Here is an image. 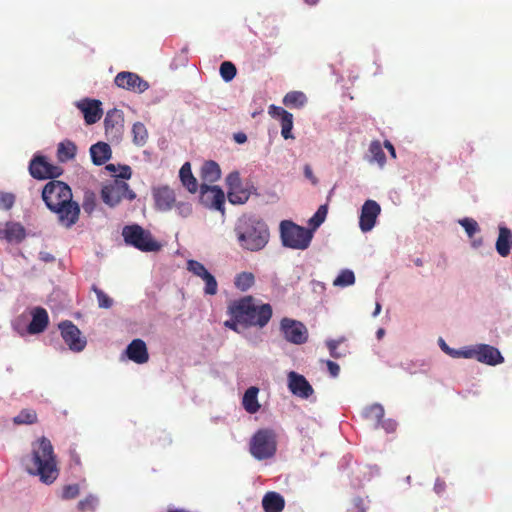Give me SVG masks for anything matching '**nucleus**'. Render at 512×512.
<instances>
[{"mask_svg":"<svg viewBox=\"0 0 512 512\" xmlns=\"http://www.w3.org/2000/svg\"><path fill=\"white\" fill-rule=\"evenodd\" d=\"M42 200L47 208L57 215L58 223L71 228L80 217V206L73 200L70 186L63 181L51 180L42 190Z\"/></svg>","mask_w":512,"mask_h":512,"instance_id":"f257e3e1","label":"nucleus"},{"mask_svg":"<svg viewBox=\"0 0 512 512\" xmlns=\"http://www.w3.org/2000/svg\"><path fill=\"white\" fill-rule=\"evenodd\" d=\"M26 469L31 475L40 477L45 484H52L59 475L56 456L49 439L42 437L33 447L32 455L26 460Z\"/></svg>","mask_w":512,"mask_h":512,"instance_id":"f03ea898","label":"nucleus"},{"mask_svg":"<svg viewBox=\"0 0 512 512\" xmlns=\"http://www.w3.org/2000/svg\"><path fill=\"white\" fill-rule=\"evenodd\" d=\"M234 233L239 246L250 252L264 249L270 239L266 222L253 216L241 217L234 227Z\"/></svg>","mask_w":512,"mask_h":512,"instance_id":"7ed1b4c3","label":"nucleus"},{"mask_svg":"<svg viewBox=\"0 0 512 512\" xmlns=\"http://www.w3.org/2000/svg\"><path fill=\"white\" fill-rule=\"evenodd\" d=\"M228 313L244 326L264 327L272 317V308L269 304L258 307L252 296H245L231 302Z\"/></svg>","mask_w":512,"mask_h":512,"instance_id":"20e7f679","label":"nucleus"},{"mask_svg":"<svg viewBox=\"0 0 512 512\" xmlns=\"http://www.w3.org/2000/svg\"><path fill=\"white\" fill-rule=\"evenodd\" d=\"M131 175L132 170L130 166L123 165L120 167V173L115 175L112 181L102 187L101 198L105 204L110 207H115L123 199H135L136 194L129 189V185L125 182Z\"/></svg>","mask_w":512,"mask_h":512,"instance_id":"39448f33","label":"nucleus"},{"mask_svg":"<svg viewBox=\"0 0 512 512\" xmlns=\"http://www.w3.org/2000/svg\"><path fill=\"white\" fill-rule=\"evenodd\" d=\"M280 237L283 246L305 250L310 246L313 230L299 226L290 220H283L280 223Z\"/></svg>","mask_w":512,"mask_h":512,"instance_id":"423d86ee","label":"nucleus"},{"mask_svg":"<svg viewBox=\"0 0 512 512\" xmlns=\"http://www.w3.org/2000/svg\"><path fill=\"white\" fill-rule=\"evenodd\" d=\"M277 450L276 434L271 429L258 430L250 440L249 451L257 460L272 458Z\"/></svg>","mask_w":512,"mask_h":512,"instance_id":"0eeeda50","label":"nucleus"},{"mask_svg":"<svg viewBox=\"0 0 512 512\" xmlns=\"http://www.w3.org/2000/svg\"><path fill=\"white\" fill-rule=\"evenodd\" d=\"M124 241L141 251L155 252L161 245L153 238L152 234L137 224L127 225L123 228Z\"/></svg>","mask_w":512,"mask_h":512,"instance_id":"6e6552de","label":"nucleus"},{"mask_svg":"<svg viewBox=\"0 0 512 512\" xmlns=\"http://www.w3.org/2000/svg\"><path fill=\"white\" fill-rule=\"evenodd\" d=\"M30 175L38 180L55 179L62 175L63 169L60 166L49 163L46 157L34 156L29 164Z\"/></svg>","mask_w":512,"mask_h":512,"instance_id":"1a4fd4ad","label":"nucleus"},{"mask_svg":"<svg viewBox=\"0 0 512 512\" xmlns=\"http://www.w3.org/2000/svg\"><path fill=\"white\" fill-rule=\"evenodd\" d=\"M280 329L284 338L290 343L300 345L308 339V330L300 321L283 318L280 323Z\"/></svg>","mask_w":512,"mask_h":512,"instance_id":"9d476101","label":"nucleus"},{"mask_svg":"<svg viewBox=\"0 0 512 512\" xmlns=\"http://www.w3.org/2000/svg\"><path fill=\"white\" fill-rule=\"evenodd\" d=\"M61 336L69 349L81 352L86 347V338L81 335L79 328L71 321L66 320L59 324Z\"/></svg>","mask_w":512,"mask_h":512,"instance_id":"9b49d317","label":"nucleus"},{"mask_svg":"<svg viewBox=\"0 0 512 512\" xmlns=\"http://www.w3.org/2000/svg\"><path fill=\"white\" fill-rule=\"evenodd\" d=\"M114 83L117 87L134 93H143L149 88L146 80L129 71L119 72L114 78Z\"/></svg>","mask_w":512,"mask_h":512,"instance_id":"f8f14e48","label":"nucleus"},{"mask_svg":"<svg viewBox=\"0 0 512 512\" xmlns=\"http://www.w3.org/2000/svg\"><path fill=\"white\" fill-rule=\"evenodd\" d=\"M201 202L207 207L224 212L225 195L218 186L201 185Z\"/></svg>","mask_w":512,"mask_h":512,"instance_id":"ddd939ff","label":"nucleus"},{"mask_svg":"<svg viewBox=\"0 0 512 512\" xmlns=\"http://www.w3.org/2000/svg\"><path fill=\"white\" fill-rule=\"evenodd\" d=\"M381 212L380 205L374 200H367L362 206L359 227L361 231L368 232L375 226L376 219Z\"/></svg>","mask_w":512,"mask_h":512,"instance_id":"4468645a","label":"nucleus"},{"mask_svg":"<svg viewBox=\"0 0 512 512\" xmlns=\"http://www.w3.org/2000/svg\"><path fill=\"white\" fill-rule=\"evenodd\" d=\"M288 388L292 394L307 399L313 394V388L303 375L294 371L288 374Z\"/></svg>","mask_w":512,"mask_h":512,"instance_id":"2eb2a0df","label":"nucleus"},{"mask_svg":"<svg viewBox=\"0 0 512 512\" xmlns=\"http://www.w3.org/2000/svg\"><path fill=\"white\" fill-rule=\"evenodd\" d=\"M476 360L490 366H496L504 362L501 352L494 346L488 344L477 345Z\"/></svg>","mask_w":512,"mask_h":512,"instance_id":"dca6fc26","label":"nucleus"},{"mask_svg":"<svg viewBox=\"0 0 512 512\" xmlns=\"http://www.w3.org/2000/svg\"><path fill=\"white\" fill-rule=\"evenodd\" d=\"M101 102L98 100L84 99L77 103V107L84 115L87 124L96 123L102 116Z\"/></svg>","mask_w":512,"mask_h":512,"instance_id":"f3484780","label":"nucleus"},{"mask_svg":"<svg viewBox=\"0 0 512 512\" xmlns=\"http://www.w3.org/2000/svg\"><path fill=\"white\" fill-rule=\"evenodd\" d=\"M124 124L123 112L118 109L109 110L104 119L106 134L114 137L121 134Z\"/></svg>","mask_w":512,"mask_h":512,"instance_id":"a211bd4d","label":"nucleus"},{"mask_svg":"<svg viewBox=\"0 0 512 512\" xmlns=\"http://www.w3.org/2000/svg\"><path fill=\"white\" fill-rule=\"evenodd\" d=\"M126 354L131 361L137 364H144L149 360L147 346L142 339L132 340L127 346Z\"/></svg>","mask_w":512,"mask_h":512,"instance_id":"6ab92c4d","label":"nucleus"},{"mask_svg":"<svg viewBox=\"0 0 512 512\" xmlns=\"http://www.w3.org/2000/svg\"><path fill=\"white\" fill-rule=\"evenodd\" d=\"M154 199L157 209L161 211H168L172 209L176 201L174 191L168 186H163L155 189Z\"/></svg>","mask_w":512,"mask_h":512,"instance_id":"aec40b11","label":"nucleus"},{"mask_svg":"<svg viewBox=\"0 0 512 512\" xmlns=\"http://www.w3.org/2000/svg\"><path fill=\"white\" fill-rule=\"evenodd\" d=\"M48 323L49 316L47 311L42 307H37L32 312V320L27 330L30 334H39L47 328Z\"/></svg>","mask_w":512,"mask_h":512,"instance_id":"412c9836","label":"nucleus"},{"mask_svg":"<svg viewBox=\"0 0 512 512\" xmlns=\"http://www.w3.org/2000/svg\"><path fill=\"white\" fill-rule=\"evenodd\" d=\"M262 507L265 512H282L285 507L284 497L277 492L269 491L262 498Z\"/></svg>","mask_w":512,"mask_h":512,"instance_id":"4be33fe9","label":"nucleus"},{"mask_svg":"<svg viewBox=\"0 0 512 512\" xmlns=\"http://www.w3.org/2000/svg\"><path fill=\"white\" fill-rule=\"evenodd\" d=\"M90 155L95 165L105 164L111 157V148L105 142H98L90 147Z\"/></svg>","mask_w":512,"mask_h":512,"instance_id":"5701e85b","label":"nucleus"},{"mask_svg":"<svg viewBox=\"0 0 512 512\" xmlns=\"http://www.w3.org/2000/svg\"><path fill=\"white\" fill-rule=\"evenodd\" d=\"M512 248V233L507 227L499 228V235L496 241V250L502 257L509 255Z\"/></svg>","mask_w":512,"mask_h":512,"instance_id":"b1692460","label":"nucleus"},{"mask_svg":"<svg viewBox=\"0 0 512 512\" xmlns=\"http://www.w3.org/2000/svg\"><path fill=\"white\" fill-rule=\"evenodd\" d=\"M221 169L215 161H206L201 168V179L203 184L214 183L220 179Z\"/></svg>","mask_w":512,"mask_h":512,"instance_id":"393cba45","label":"nucleus"},{"mask_svg":"<svg viewBox=\"0 0 512 512\" xmlns=\"http://www.w3.org/2000/svg\"><path fill=\"white\" fill-rule=\"evenodd\" d=\"M77 146L71 140H64L58 144L57 158L59 162L65 163L75 158Z\"/></svg>","mask_w":512,"mask_h":512,"instance_id":"a878e982","label":"nucleus"},{"mask_svg":"<svg viewBox=\"0 0 512 512\" xmlns=\"http://www.w3.org/2000/svg\"><path fill=\"white\" fill-rule=\"evenodd\" d=\"M179 177L183 186L186 187L189 192L195 193L197 191L198 183L192 174L191 165L189 162H186L182 165L179 171Z\"/></svg>","mask_w":512,"mask_h":512,"instance_id":"bb28decb","label":"nucleus"},{"mask_svg":"<svg viewBox=\"0 0 512 512\" xmlns=\"http://www.w3.org/2000/svg\"><path fill=\"white\" fill-rule=\"evenodd\" d=\"M258 392L259 389L257 387L252 386L248 388L244 393L242 404L244 409L250 414L256 413L260 408L257 399Z\"/></svg>","mask_w":512,"mask_h":512,"instance_id":"cd10ccee","label":"nucleus"},{"mask_svg":"<svg viewBox=\"0 0 512 512\" xmlns=\"http://www.w3.org/2000/svg\"><path fill=\"white\" fill-rule=\"evenodd\" d=\"M26 236L24 227L19 223H7L4 238L9 242H21Z\"/></svg>","mask_w":512,"mask_h":512,"instance_id":"c85d7f7f","label":"nucleus"},{"mask_svg":"<svg viewBox=\"0 0 512 512\" xmlns=\"http://www.w3.org/2000/svg\"><path fill=\"white\" fill-rule=\"evenodd\" d=\"M306 102L307 97L301 91L288 92L283 98V104L290 108H302Z\"/></svg>","mask_w":512,"mask_h":512,"instance_id":"c756f323","label":"nucleus"},{"mask_svg":"<svg viewBox=\"0 0 512 512\" xmlns=\"http://www.w3.org/2000/svg\"><path fill=\"white\" fill-rule=\"evenodd\" d=\"M282 113L281 120V135L284 139H292L293 129V115L287 110H279Z\"/></svg>","mask_w":512,"mask_h":512,"instance_id":"7c9ffc66","label":"nucleus"},{"mask_svg":"<svg viewBox=\"0 0 512 512\" xmlns=\"http://www.w3.org/2000/svg\"><path fill=\"white\" fill-rule=\"evenodd\" d=\"M255 283V277L251 272H241L236 275L234 285L240 291H247Z\"/></svg>","mask_w":512,"mask_h":512,"instance_id":"2f4dec72","label":"nucleus"},{"mask_svg":"<svg viewBox=\"0 0 512 512\" xmlns=\"http://www.w3.org/2000/svg\"><path fill=\"white\" fill-rule=\"evenodd\" d=\"M364 416L379 426L384 418V408L380 404H373L365 409Z\"/></svg>","mask_w":512,"mask_h":512,"instance_id":"473e14b6","label":"nucleus"},{"mask_svg":"<svg viewBox=\"0 0 512 512\" xmlns=\"http://www.w3.org/2000/svg\"><path fill=\"white\" fill-rule=\"evenodd\" d=\"M369 152L371 154V162H376L380 167H383L385 165L386 156L379 141L371 142L369 146Z\"/></svg>","mask_w":512,"mask_h":512,"instance_id":"72a5a7b5","label":"nucleus"},{"mask_svg":"<svg viewBox=\"0 0 512 512\" xmlns=\"http://www.w3.org/2000/svg\"><path fill=\"white\" fill-rule=\"evenodd\" d=\"M13 422L17 425L34 424L37 422V413L33 409H23L13 418Z\"/></svg>","mask_w":512,"mask_h":512,"instance_id":"f704fd0d","label":"nucleus"},{"mask_svg":"<svg viewBox=\"0 0 512 512\" xmlns=\"http://www.w3.org/2000/svg\"><path fill=\"white\" fill-rule=\"evenodd\" d=\"M133 142L136 145L142 146L146 143L148 133L145 125L141 122H136L132 127Z\"/></svg>","mask_w":512,"mask_h":512,"instance_id":"c9c22d12","label":"nucleus"},{"mask_svg":"<svg viewBox=\"0 0 512 512\" xmlns=\"http://www.w3.org/2000/svg\"><path fill=\"white\" fill-rule=\"evenodd\" d=\"M355 275L353 271L345 269L340 272V274L334 279L333 285L339 287H346L354 284Z\"/></svg>","mask_w":512,"mask_h":512,"instance_id":"e433bc0d","label":"nucleus"},{"mask_svg":"<svg viewBox=\"0 0 512 512\" xmlns=\"http://www.w3.org/2000/svg\"><path fill=\"white\" fill-rule=\"evenodd\" d=\"M227 197L232 204H244L249 199V193L241 187L239 189L228 190Z\"/></svg>","mask_w":512,"mask_h":512,"instance_id":"4c0bfd02","label":"nucleus"},{"mask_svg":"<svg viewBox=\"0 0 512 512\" xmlns=\"http://www.w3.org/2000/svg\"><path fill=\"white\" fill-rule=\"evenodd\" d=\"M236 73H237L236 66L232 62L224 61L220 65V75L224 81L230 82L231 80L234 79V77L236 76Z\"/></svg>","mask_w":512,"mask_h":512,"instance_id":"58836bf2","label":"nucleus"},{"mask_svg":"<svg viewBox=\"0 0 512 512\" xmlns=\"http://www.w3.org/2000/svg\"><path fill=\"white\" fill-rule=\"evenodd\" d=\"M96 294L98 300V306L100 308L109 309L113 305V299L110 298L103 290L98 288L96 285H92L91 288Z\"/></svg>","mask_w":512,"mask_h":512,"instance_id":"ea45409f","label":"nucleus"},{"mask_svg":"<svg viewBox=\"0 0 512 512\" xmlns=\"http://www.w3.org/2000/svg\"><path fill=\"white\" fill-rule=\"evenodd\" d=\"M205 282L204 292L207 295H215L218 291V284L215 277L207 271L201 278Z\"/></svg>","mask_w":512,"mask_h":512,"instance_id":"a19ab883","label":"nucleus"},{"mask_svg":"<svg viewBox=\"0 0 512 512\" xmlns=\"http://www.w3.org/2000/svg\"><path fill=\"white\" fill-rule=\"evenodd\" d=\"M328 213V207L326 204L321 205L312 218L309 220L310 225L313 226V229L318 228L324 221Z\"/></svg>","mask_w":512,"mask_h":512,"instance_id":"79ce46f5","label":"nucleus"},{"mask_svg":"<svg viewBox=\"0 0 512 512\" xmlns=\"http://www.w3.org/2000/svg\"><path fill=\"white\" fill-rule=\"evenodd\" d=\"M369 501L362 497H355L352 499L350 507L347 512H367L369 505Z\"/></svg>","mask_w":512,"mask_h":512,"instance_id":"37998d69","label":"nucleus"},{"mask_svg":"<svg viewBox=\"0 0 512 512\" xmlns=\"http://www.w3.org/2000/svg\"><path fill=\"white\" fill-rule=\"evenodd\" d=\"M459 224L465 229L469 237L479 231L478 223L472 218H463L459 220Z\"/></svg>","mask_w":512,"mask_h":512,"instance_id":"c03bdc74","label":"nucleus"},{"mask_svg":"<svg viewBox=\"0 0 512 512\" xmlns=\"http://www.w3.org/2000/svg\"><path fill=\"white\" fill-rule=\"evenodd\" d=\"M97 502H98L97 498L90 495L78 503V508L82 512L94 511V509L97 505Z\"/></svg>","mask_w":512,"mask_h":512,"instance_id":"a18cd8bd","label":"nucleus"},{"mask_svg":"<svg viewBox=\"0 0 512 512\" xmlns=\"http://www.w3.org/2000/svg\"><path fill=\"white\" fill-rule=\"evenodd\" d=\"M187 269L193 273L194 275L202 278V276L208 271L205 266L196 261V260H189L187 262Z\"/></svg>","mask_w":512,"mask_h":512,"instance_id":"49530a36","label":"nucleus"},{"mask_svg":"<svg viewBox=\"0 0 512 512\" xmlns=\"http://www.w3.org/2000/svg\"><path fill=\"white\" fill-rule=\"evenodd\" d=\"M228 190L239 189L242 187V181L238 171H233L226 178Z\"/></svg>","mask_w":512,"mask_h":512,"instance_id":"de8ad7c7","label":"nucleus"},{"mask_svg":"<svg viewBox=\"0 0 512 512\" xmlns=\"http://www.w3.org/2000/svg\"><path fill=\"white\" fill-rule=\"evenodd\" d=\"M79 494V485L78 484H70L66 485L62 489V498L69 500L74 499Z\"/></svg>","mask_w":512,"mask_h":512,"instance_id":"09e8293b","label":"nucleus"},{"mask_svg":"<svg viewBox=\"0 0 512 512\" xmlns=\"http://www.w3.org/2000/svg\"><path fill=\"white\" fill-rule=\"evenodd\" d=\"M82 206L86 213L91 214L93 212L96 206L94 193L89 192L85 194Z\"/></svg>","mask_w":512,"mask_h":512,"instance_id":"8fccbe9b","label":"nucleus"},{"mask_svg":"<svg viewBox=\"0 0 512 512\" xmlns=\"http://www.w3.org/2000/svg\"><path fill=\"white\" fill-rule=\"evenodd\" d=\"M15 202V196L12 193L0 194V207L6 210L12 208Z\"/></svg>","mask_w":512,"mask_h":512,"instance_id":"3c124183","label":"nucleus"},{"mask_svg":"<svg viewBox=\"0 0 512 512\" xmlns=\"http://www.w3.org/2000/svg\"><path fill=\"white\" fill-rule=\"evenodd\" d=\"M340 340H328L326 342V345L329 349V352H330V355L333 357V358H340L342 357L344 354L338 352L337 348L340 344Z\"/></svg>","mask_w":512,"mask_h":512,"instance_id":"603ef678","label":"nucleus"},{"mask_svg":"<svg viewBox=\"0 0 512 512\" xmlns=\"http://www.w3.org/2000/svg\"><path fill=\"white\" fill-rule=\"evenodd\" d=\"M329 374L332 377H337L340 373V366L331 360L325 361Z\"/></svg>","mask_w":512,"mask_h":512,"instance_id":"864d4df0","label":"nucleus"},{"mask_svg":"<svg viewBox=\"0 0 512 512\" xmlns=\"http://www.w3.org/2000/svg\"><path fill=\"white\" fill-rule=\"evenodd\" d=\"M477 354V346L465 350H460V357L462 358H475Z\"/></svg>","mask_w":512,"mask_h":512,"instance_id":"5fc2aeb1","label":"nucleus"},{"mask_svg":"<svg viewBox=\"0 0 512 512\" xmlns=\"http://www.w3.org/2000/svg\"><path fill=\"white\" fill-rule=\"evenodd\" d=\"M304 175L307 179H309L313 184L317 183V178L314 176L312 168L310 165L306 164L304 166Z\"/></svg>","mask_w":512,"mask_h":512,"instance_id":"6e6d98bb","label":"nucleus"},{"mask_svg":"<svg viewBox=\"0 0 512 512\" xmlns=\"http://www.w3.org/2000/svg\"><path fill=\"white\" fill-rule=\"evenodd\" d=\"M279 110H284V109L282 107H279V106L271 105L269 107V114L272 117H279V118H281L282 117V113Z\"/></svg>","mask_w":512,"mask_h":512,"instance_id":"4d7b16f0","label":"nucleus"},{"mask_svg":"<svg viewBox=\"0 0 512 512\" xmlns=\"http://www.w3.org/2000/svg\"><path fill=\"white\" fill-rule=\"evenodd\" d=\"M445 488H446L445 482L440 479H437L435 482V485H434L435 492L437 494H441L444 492Z\"/></svg>","mask_w":512,"mask_h":512,"instance_id":"13d9d810","label":"nucleus"},{"mask_svg":"<svg viewBox=\"0 0 512 512\" xmlns=\"http://www.w3.org/2000/svg\"><path fill=\"white\" fill-rule=\"evenodd\" d=\"M238 324H241L240 322L236 321L233 317L231 320L225 321L224 325L228 327L231 330L238 332Z\"/></svg>","mask_w":512,"mask_h":512,"instance_id":"bf43d9fd","label":"nucleus"},{"mask_svg":"<svg viewBox=\"0 0 512 512\" xmlns=\"http://www.w3.org/2000/svg\"><path fill=\"white\" fill-rule=\"evenodd\" d=\"M379 426H382L385 430H387L388 432H391V431H394L395 428H396V423L393 422V421H387V422H384L382 420L381 424Z\"/></svg>","mask_w":512,"mask_h":512,"instance_id":"052dcab7","label":"nucleus"},{"mask_svg":"<svg viewBox=\"0 0 512 512\" xmlns=\"http://www.w3.org/2000/svg\"><path fill=\"white\" fill-rule=\"evenodd\" d=\"M234 140L239 144H243L247 141V136L245 133L239 132L234 134Z\"/></svg>","mask_w":512,"mask_h":512,"instance_id":"680f3d73","label":"nucleus"},{"mask_svg":"<svg viewBox=\"0 0 512 512\" xmlns=\"http://www.w3.org/2000/svg\"><path fill=\"white\" fill-rule=\"evenodd\" d=\"M70 457L75 464H80V456L78 455L75 448L70 449Z\"/></svg>","mask_w":512,"mask_h":512,"instance_id":"e2e57ef3","label":"nucleus"},{"mask_svg":"<svg viewBox=\"0 0 512 512\" xmlns=\"http://www.w3.org/2000/svg\"><path fill=\"white\" fill-rule=\"evenodd\" d=\"M384 146L385 148L389 151L390 155L393 157V158H396V151H395V148L394 146L392 145V143L388 140H386L384 142Z\"/></svg>","mask_w":512,"mask_h":512,"instance_id":"0e129e2a","label":"nucleus"},{"mask_svg":"<svg viewBox=\"0 0 512 512\" xmlns=\"http://www.w3.org/2000/svg\"><path fill=\"white\" fill-rule=\"evenodd\" d=\"M120 167L121 166L117 167L114 164H108V165H106L105 169L108 170L109 172L113 173V176L115 177V175L120 173Z\"/></svg>","mask_w":512,"mask_h":512,"instance_id":"69168bd1","label":"nucleus"},{"mask_svg":"<svg viewBox=\"0 0 512 512\" xmlns=\"http://www.w3.org/2000/svg\"><path fill=\"white\" fill-rule=\"evenodd\" d=\"M447 354L454 358H460V350H455V349L450 348L449 351L447 352Z\"/></svg>","mask_w":512,"mask_h":512,"instance_id":"338daca9","label":"nucleus"},{"mask_svg":"<svg viewBox=\"0 0 512 512\" xmlns=\"http://www.w3.org/2000/svg\"><path fill=\"white\" fill-rule=\"evenodd\" d=\"M439 343H440V347H441V349H442L445 353H447V352L449 351L450 347L445 343V341H444L443 339H440V340H439Z\"/></svg>","mask_w":512,"mask_h":512,"instance_id":"774afa93","label":"nucleus"}]
</instances>
